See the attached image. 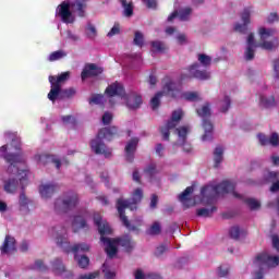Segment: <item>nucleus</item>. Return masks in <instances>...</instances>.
<instances>
[{"label": "nucleus", "mask_w": 279, "mask_h": 279, "mask_svg": "<svg viewBox=\"0 0 279 279\" xmlns=\"http://www.w3.org/2000/svg\"><path fill=\"white\" fill-rule=\"evenodd\" d=\"M193 186H189L179 195V202L185 208H191L192 206H197L202 204L203 206H211L210 208H201L196 210L198 217H210L215 213V202L217 197L221 195H228L234 191V183L232 181H222L220 184H208L201 190L199 196L193 195Z\"/></svg>", "instance_id": "f257e3e1"}, {"label": "nucleus", "mask_w": 279, "mask_h": 279, "mask_svg": "<svg viewBox=\"0 0 279 279\" xmlns=\"http://www.w3.org/2000/svg\"><path fill=\"white\" fill-rule=\"evenodd\" d=\"M0 158H4L9 163L7 173L9 175H16L20 180L22 189L27 185V178H29V168H27L25 155L21 151V140H12L11 147L3 145L0 147Z\"/></svg>", "instance_id": "f03ea898"}, {"label": "nucleus", "mask_w": 279, "mask_h": 279, "mask_svg": "<svg viewBox=\"0 0 279 279\" xmlns=\"http://www.w3.org/2000/svg\"><path fill=\"white\" fill-rule=\"evenodd\" d=\"M94 225L98 228V232L100 234V241L105 246V252L109 258H114L117 256V252H119V247H123L126 252L132 250V239L130 235H124L123 238L110 239L106 238L108 234H112V227L108 223V221L104 220L101 214L99 211H95L93 215Z\"/></svg>", "instance_id": "7ed1b4c3"}, {"label": "nucleus", "mask_w": 279, "mask_h": 279, "mask_svg": "<svg viewBox=\"0 0 279 279\" xmlns=\"http://www.w3.org/2000/svg\"><path fill=\"white\" fill-rule=\"evenodd\" d=\"M257 34L259 36L258 44H256L254 33H250L246 37V46L244 48L245 60H252L254 58L257 47H260V49H265L266 51H274V49H278L279 47L278 37H274L276 36V29L260 26Z\"/></svg>", "instance_id": "20e7f679"}, {"label": "nucleus", "mask_w": 279, "mask_h": 279, "mask_svg": "<svg viewBox=\"0 0 279 279\" xmlns=\"http://www.w3.org/2000/svg\"><path fill=\"white\" fill-rule=\"evenodd\" d=\"M86 3L88 0H63L56 9V19H60L65 25H73L75 14L81 19L86 16Z\"/></svg>", "instance_id": "39448f33"}, {"label": "nucleus", "mask_w": 279, "mask_h": 279, "mask_svg": "<svg viewBox=\"0 0 279 279\" xmlns=\"http://www.w3.org/2000/svg\"><path fill=\"white\" fill-rule=\"evenodd\" d=\"M143 199V190L142 189H135L132 193L131 201H128L125 198H119L117 201V210L120 215V219L122 223L128 228V230H136V227L143 226V219L138 218L134 225H131L128 220V217H125V209L129 208V210H136L138 204H141V201Z\"/></svg>", "instance_id": "423d86ee"}, {"label": "nucleus", "mask_w": 279, "mask_h": 279, "mask_svg": "<svg viewBox=\"0 0 279 279\" xmlns=\"http://www.w3.org/2000/svg\"><path fill=\"white\" fill-rule=\"evenodd\" d=\"M107 97H111L109 99L110 104H112V99H117L121 104H125L130 108V110H136V108H141V104H143V98L137 94H125V89L123 88V84L113 83L106 88Z\"/></svg>", "instance_id": "0eeeda50"}, {"label": "nucleus", "mask_w": 279, "mask_h": 279, "mask_svg": "<svg viewBox=\"0 0 279 279\" xmlns=\"http://www.w3.org/2000/svg\"><path fill=\"white\" fill-rule=\"evenodd\" d=\"M272 247L276 250L275 253H262L257 255L253 262L255 269H259L253 279H263V269L265 267H278L279 265V236L272 235Z\"/></svg>", "instance_id": "6e6552de"}, {"label": "nucleus", "mask_w": 279, "mask_h": 279, "mask_svg": "<svg viewBox=\"0 0 279 279\" xmlns=\"http://www.w3.org/2000/svg\"><path fill=\"white\" fill-rule=\"evenodd\" d=\"M119 136V129L117 126H110L101 129L96 138L90 142L92 151L100 156H105V158H110L112 156V149L107 148L104 141H112Z\"/></svg>", "instance_id": "1a4fd4ad"}, {"label": "nucleus", "mask_w": 279, "mask_h": 279, "mask_svg": "<svg viewBox=\"0 0 279 279\" xmlns=\"http://www.w3.org/2000/svg\"><path fill=\"white\" fill-rule=\"evenodd\" d=\"M198 63L192 64L187 69V74H181V81L186 80V77H196V80H210V72L206 69L210 66L213 58L205 53H199L197 56Z\"/></svg>", "instance_id": "9d476101"}, {"label": "nucleus", "mask_w": 279, "mask_h": 279, "mask_svg": "<svg viewBox=\"0 0 279 279\" xmlns=\"http://www.w3.org/2000/svg\"><path fill=\"white\" fill-rule=\"evenodd\" d=\"M163 90L168 97H172L173 99L199 101V94L197 92H182V82L180 81L166 77Z\"/></svg>", "instance_id": "9b49d317"}, {"label": "nucleus", "mask_w": 279, "mask_h": 279, "mask_svg": "<svg viewBox=\"0 0 279 279\" xmlns=\"http://www.w3.org/2000/svg\"><path fill=\"white\" fill-rule=\"evenodd\" d=\"M80 204V196L75 192H66L54 202V210L57 213H66L71 208H75Z\"/></svg>", "instance_id": "f8f14e48"}, {"label": "nucleus", "mask_w": 279, "mask_h": 279, "mask_svg": "<svg viewBox=\"0 0 279 279\" xmlns=\"http://www.w3.org/2000/svg\"><path fill=\"white\" fill-rule=\"evenodd\" d=\"M69 77H71V72H63L59 76H49L51 89L48 93V99L52 101V104L60 97L62 84H64Z\"/></svg>", "instance_id": "ddd939ff"}, {"label": "nucleus", "mask_w": 279, "mask_h": 279, "mask_svg": "<svg viewBox=\"0 0 279 279\" xmlns=\"http://www.w3.org/2000/svg\"><path fill=\"white\" fill-rule=\"evenodd\" d=\"M182 117H184V111H182V109H177L172 112L171 118L167 121L166 125L161 128L163 141H169L171 130L178 128L180 121H182Z\"/></svg>", "instance_id": "4468645a"}, {"label": "nucleus", "mask_w": 279, "mask_h": 279, "mask_svg": "<svg viewBox=\"0 0 279 279\" xmlns=\"http://www.w3.org/2000/svg\"><path fill=\"white\" fill-rule=\"evenodd\" d=\"M34 160L37 165H47V162H52L56 169H60L62 165H66V160L60 159V157L56 155H47V153H37L34 156Z\"/></svg>", "instance_id": "2eb2a0df"}, {"label": "nucleus", "mask_w": 279, "mask_h": 279, "mask_svg": "<svg viewBox=\"0 0 279 279\" xmlns=\"http://www.w3.org/2000/svg\"><path fill=\"white\" fill-rule=\"evenodd\" d=\"M252 14H254V9L252 7H246L242 11L241 14V23H236L234 25V32H238L239 34H247V26L252 23Z\"/></svg>", "instance_id": "dca6fc26"}, {"label": "nucleus", "mask_w": 279, "mask_h": 279, "mask_svg": "<svg viewBox=\"0 0 279 279\" xmlns=\"http://www.w3.org/2000/svg\"><path fill=\"white\" fill-rule=\"evenodd\" d=\"M17 206L22 215H29V213H32V206H34V202L27 197L25 192H21L19 195Z\"/></svg>", "instance_id": "f3484780"}, {"label": "nucleus", "mask_w": 279, "mask_h": 279, "mask_svg": "<svg viewBox=\"0 0 279 279\" xmlns=\"http://www.w3.org/2000/svg\"><path fill=\"white\" fill-rule=\"evenodd\" d=\"M58 191V184L53 182H45L39 185V195L43 199H50Z\"/></svg>", "instance_id": "a211bd4d"}, {"label": "nucleus", "mask_w": 279, "mask_h": 279, "mask_svg": "<svg viewBox=\"0 0 279 279\" xmlns=\"http://www.w3.org/2000/svg\"><path fill=\"white\" fill-rule=\"evenodd\" d=\"M2 256H10L16 252V240L11 235H7L2 245L0 246Z\"/></svg>", "instance_id": "6ab92c4d"}, {"label": "nucleus", "mask_w": 279, "mask_h": 279, "mask_svg": "<svg viewBox=\"0 0 279 279\" xmlns=\"http://www.w3.org/2000/svg\"><path fill=\"white\" fill-rule=\"evenodd\" d=\"M231 184H233V191L230 193H227V195H232V196L236 197L238 199H244V203L250 208V210H259L260 201H258L254 197L243 198V196L241 194H239V193H236V191H234V186H235L234 183L231 182Z\"/></svg>", "instance_id": "aec40b11"}, {"label": "nucleus", "mask_w": 279, "mask_h": 279, "mask_svg": "<svg viewBox=\"0 0 279 279\" xmlns=\"http://www.w3.org/2000/svg\"><path fill=\"white\" fill-rule=\"evenodd\" d=\"M191 12L192 10L189 7L181 8L179 12L178 11L172 12L168 16L167 21L168 23H173L175 19H179V21H189V19H191Z\"/></svg>", "instance_id": "412c9836"}, {"label": "nucleus", "mask_w": 279, "mask_h": 279, "mask_svg": "<svg viewBox=\"0 0 279 279\" xmlns=\"http://www.w3.org/2000/svg\"><path fill=\"white\" fill-rule=\"evenodd\" d=\"M203 134L201 135L202 143H210L214 138V128L210 120H203Z\"/></svg>", "instance_id": "4be33fe9"}, {"label": "nucleus", "mask_w": 279, "mask_h": 279, "mask_svg": "<svg viewBox=\"0 0 279 279\" xmlns=\"http://www.w3.org/2000/svg\"><path fill=\"white\" fill-rule=\"evenodd\" d=\"M257 138L260 145H271V147H279V134L274 132L269 137L267 135L259 133L257 134Z\"/></svg>", "instance_id": "5701e85b"}, {"label": "nucleus", "mask_w": 279, "mask_h": 279, "mask_svg": "<svg viewBox=\"0 0 279 279\" xmlns=\"http://www.w3.org/2000/svg\"><path fill=\"white\" fill-rule=\"evenodd\" d=\"M138 141V137H132L125 145L124 151L126 160H129V162H132L134 160V154H136Z\"/></svg>", "instance_id": "b1692460"}, {"label": "nucleus", "mask_w": 279, "mask_h": 279, "mask_svg": "<svg viewBox=\"0 0 279 279\" xmlns=\"http://www.w3.org/2000/svg\"><path fill=\"white\" fill-rule=\"evenodd\" d=\"M104 73V69L97 66L96 64H87L85 65L81 77L82 80H86V77H96V75H101Z\"/></svg>", "instance_id": "393cba45"}, {"label": "nucleus", "mask_w": 279, "mask_h": 279, "mask_svg": "<svg viewBox=\"0 0 279 279\" xmlns=\"http://www.w3.org/2000/svg\"><path fill=\"white\" fill-rule=\"evenodd\" d=\"M87 217H89V215L86 210H84L83 213L78 214L73 218L72 228L74 232H77V230H82V228H86Z\"/></svg>", "instance_id": "a878e982"}, {"label": "nucleus", "mask_w": 279, "mask_h": 279, "mask_svg": "<svg viewBox=\"0 0 279 279\" xmlns=\"http://www.w3.org/2000/svg\"><path fill=\"white\" fill-rule=\"evenodd\" d=\"M258 106L260 108H274L276 107V97L267 96L263 93L258 94Z\"/></svg>", "instance_id": "bb28decb"}, {"label": "nucleus", "mask_w": 279, "mask_h": 279, "mask_svg": "<svg viewBox=\"0 0 279 279\" xmlns=\"http://www.w3.org/2000/svg\"><path fill=\"white\" fill-rule=\"evenodd\" d=\"M3 191L8 193V195L16 194L19 191V180L14 178H10L3 181Z\"/></svg>", "instance_id": "cd10ccee"}, {"label": "nucleus", "mask_w": 279, "mask_h": 279, "mask_svg": "<svg viewBox=\"0 0 279 279\" xmlns=\"http://www.w3.org/2000/svg\"><path fill=\"white\" fill-rule=\"evenodd\" d=\"M226 151V148L223 146H216L214 149V167H219L221 162H223V153Z\"/></svg>", "instance_id": "c85d7f7f"}, {"label": "nucleus", "mask_w": 279, "mask_h": 279, "mask_svg": "<svg viewBox=\"0 0 279 279\" xmlns=\"http://www.w3.org/2000/svg\"><path fill=\"white\" fill-rule=\"evenodd\" d=\"M175 134H178V143H184L189 134H191V128L189 125L179 126L175 129Z\"/></svg>", "instance_id": "c756f323"}, {"label": "nucleus", "mask_w": 279, "mask_h": 279, "mask_svg": "<svg viewBox=\"0 0 279 279\" xmlns=\"http://www.w3.org/2000/svg\"><path fill=\"white\" fill-rule=\"evenodd\" d=\"M196 112L201 119H208L211 114L210 105L208 102H204L201 107L196 108Z\"/></svg>", "instance_id": "7c9ffc66"}, {"label": "nucleus", "mask_w": 279, "mask_h": 279, "mask_svg": "<svg viewBox=\"0 0 279 279\" xmlns=\"http://www.w3.org/2000/svg\"><path fill=\"white\" fill-rule=\"evenodd\" d=\"M57 245H60L65 252H70L71 248H69V243L66 242V234L64 233H57L54 235Z\"/></svg>", "instance_id": "2f4dec72"}, {"label": "nucleus", "mask_w": 279, "mask_h": 279, "mask_svg": "<svg viewBox=\"0 0 279 279\" xmlns=\"http://www.w3.org/2000/svg\"><path fill=\"white\" fill-rule=\"evenodd\" d=\"M144 173L149 178H154L157 173H160V168L156 165V162H150L146 166Z\"/></svg>", "instance_id": "473e14b6"}, {"label": "nucleus", "mask_w": 279, "mask_h": 279, "mask_svg": "<svg viewBox=\"0 0 279 279\" xmlns=\"http://www.w3.org/2000/svg\"><path fill=\"white\" fill-rule=\"evenodd\" d=\"M63 58H66V51L57 50L48 56V62H57V60H62Z\"/></svg>", "instance_id": "72a5a7b5"}, {"label": "nucleus", "mask_w": 279, "mask_h": 279, "mask_svg": "<svg viewBox=\"0 0 279 279\" xmlns=\"http://www.w3.org/2000/svg\"><path fill=\"white\" fill-rule=\"evenodd\" d=\"M162 95H166V97H169L167 95V92H165V85H163L162 92L157 93L155 95V97H153L150 100V106H151L153 110H156L158 108V106H160V97H162Z\"/></svg>", "instance_id": "f704fd0d"}, {"label": "nucleus", "mask_w": 279, "mask_h": 279, "mask_svg": "<svg viewBox=\"0 0 279 279\" xmlns=\"http://www.w3.org/2000/svg\"><path fill=\"white\" fill-rule=\"evenodd\" d=\"M134 276H135V279H161L160 275L158 274L145 275V272H143V270L141 269H137Z\"/></svg>", "instance_id": "c9c22d12"}, {"label": "nucleus", "mask_w": 279, "mask_h": 279, "mask_svg": "<svg viewBox=\"0 0 279 279\" xmlns=\"http://www.w3.org/2000/svg\"><path fill=\"white\" fill-rule=\"evenodd\" d=\"M161 230H162V226L160 225V222L155 221L147 229V234H150V236H156V235L160 234Z\"/></svg>", "instance_id": "e433bc0d"}, {"label": "nucleus", "mask_w": 279, "mask_h": 279, "mask_svg": "<svg viewBox=\"0 0 279 279\" xmlns=\"http://www.w3.org/2000/svg\"><path fill=\"white\" fill-rule=\"evenodd\" d=\"M167 49V46L161 41H151L153 53H162Z\"/></svg>", "instance_id": "4c0bfd02"}, {"label": "nucleus", "mask_w": 279, "mask_h": 279, "mask_svg": "<svg viewBox=\"0 0 279 279\" xmlns=\"http://www.w3.org/2000/svg\"><path fill=\"white\" fill-rule=\"evenodd\" d=\"M85 34L90 40H95L97 38V27L93 24H87L85 27Z\"/></svg>", "instance_id": "58836bf2"}, {"label": "nucleus", "mask_w": 279, "mask_h": 279, "mask_svg": "<svg viewBox=\"0 0 279 279\" xmlns=\"http://www.w3.org/2000/svg\"><path fill=\"white\" fill-rule=\"evenodd\" d=\"M279 172L278 171H264V182H274V180H278Z\"/></svg>", "instance_id": "ea45409f"}, {"label": "nucleus", "mask_w": 279, "mask_h": 279, "mask_svg": "<svg viewBox=\"0 0 279 279\" xmlns=\"http://www.w3.org/2000/svg\"><path fill=\"white\" fill-rule=\"evenodd\" d=\"M230 96L225 95L220 100V112H228V110H230Z\"/></svg>", "instance_id": "a19ab883"}, {"label": "nucleus", "mask_w": 279, "mask_h": 279, "mask_svg": "<svg viewBox=\"0 0 279 279\" xmlns=\"http://www.w3.org/2000/svg\"><path fill=\"white\" fill-rule=\"evenodd\" d=\"M71 250L77 256L80 252H88V250H90V246L86 243H82V244L74 245Z\"/></svg>", "instance_id": "79ce46f5"}, {"label": "nucleus", "mask_w": 279, "mask_h": 279, "mask_svg": "<svg viewBox=\"0 0 279 279\" xmlns=\"http://www.w3.org/2000/svg\"><path fill=\"white\" fill-rule=\"evenodd\" d=\"M121 5L124 10V16H132V14H134V9L132 8V3H128V1L121 0Z\"/></svg>", "instance_id": "37998d69"}, {"label": "nucleus", "mask_w": 279, "mask_h": 279, "mask_svg": "<svg viewBox=\"0 0 279 279\" xmlns=\"http://www.w3.org/2000/svg\"><path fill=\"white\" fill-rule=\"evenodd\" d=\"M104 101H106V97L99 94L93 95L89 99V104H94L95 106H99L100 104H104Z\"/></svg>", "instance_id": "c03bdc74"}, {"label": "nucleus", "mask_w": 279, "mask_h": 279, "mask_svg": "<svg viewBox=\"0 0 279 279\" xmlns=\"http://www.w3.org/2000/svg\"><path fill=\"white\" fill-rule=\"evenodd\" d=\"M75 260H77L78 266H81L82 269H85V267H88V263H90L88 257L84 255L83 256L75 255Z\"/></svg>", "instance_id": "a18cd8bd"}, {"label": "nucleus", "mask_w": 279, "mask_h": 279, "mask_svg": "<svg viewBox=\"0 0 279 279\" xmlns=\"http://www.w3.org/2000/svg\"><path fill=\"white\" fill-rule=\"evenodd\" d=\"M52 267H53L54 271H57V274H62V271H64V264H62V260H60V259H56L52 263Z\"/></svg>", "instance_id": "49530a36"}, {"label": "nucleus", "mask_w": 279, "mask_h": 279, "mask_svg": "<svg viewBox=\"0 0 279 279\" xmlns=\"http://www.w3.org/2000/svg\"><path fill=\"white\" fill-rule=\"evenodd\" d=\"M102 271L106 279H114L116 274L114 271L110 270V268H108V264L102 265Z\"/></svg>", "instance_id": "de8ad7c7"}, {"label": "nucleus", "mask_w": 279, "mask_h": 279, "mask_svg": "<svg viewBox=\"0 0 279 279\" xmlns=\"http://www.w3.org/2000/svg\"><path fill=\"white\" fill-rule=\"evenodd\" d=\"M113 118H114V116L112 114V112L107 111L102 114L101 121H102L104 125H109V123H112Z\"/></svg>", "instance_id": "09e8293b"}, {"label": "nucleus", "mask_w": 279, "mask_h": 279, "mask_svg": "<svg viewBox=\"0 0 279 279\" xmlns=\"http://www.w3.org/2000/svg\"><path fill=\"white\" fill-rule=\"evenodd\" d=\"M178 145H181L183 147V151H185L186 154H191V151H193V146H191V144L186 143V141L184 143H177L173 144V149H175V147H178Z\"/></svg>", "instance_id": "8fccbe9b"}, {"label": "nucleus", "mask_w": 279, "mask_h": 279, "mask_svg": "<svg viewBox=\"0 0 279 279\" xmlns=\"http://www.w3.org/2000/svg\"><path fill=\"white\" fill-rule=\"evenodd\" d=\"M169 247L167 246V244H160L156 247L155 250V256L160 257L162 256V254H165V252H167Z\"/></svg>", "instance_id": "3c124183"}, {"label": "nucleus", "mask_w": 279, "mask_h": 279, "mask_svg": "<svg viewBox=\"0 0 279 279\" xmlns=\"http://www.w3.org/2000/svg\"><path fill=\"white\" fill-rule=\"evenodd\" d=\"M0 279H12V270L0 268Z\"/></svg>", "instance_id": "603ef678"}, {"label": "nucleus", "mask_w": 279, "mask_h": 279, "mask_svg": "<svg viewBox=\"0 0 279 279\" xmlns=\"http://www.w3.org/2000/svg\"><path fill=\"white\" fill-rule=\"evenodd\" d=\"M95 278H99V271L80 275L77 279H95Z\"/></svg>", "instance_id": "864d4df0"}, {"label": "nucleus", "mask_w": 279, "mask_h": 279, "mask_svg": "<svg viewBox=\"0 0 279 279\" xmlns=\"http://www.w3.org/2000/svg\"><path fill=\"white\" fill-rule=\"evenodd\" d=\"M241 232H242L241 228H239L236 226L232 227L230 229V236H231V239H238L239 236H241Z\"/></svg>", "instance_id": "5fc2aeb1"}, {"label": "nucleus", "mask_w": 279, "mask_h": 279, "mask_svg": "<svg viewBox=\"0 0 279 279\" xmlns=\"http://www.w3.org/2000/svg\"><path fill=\"white\" fill-rule=\"evenodd\" d=\"M121 32V27L119 24H114L110 32L107 34L108 38H112V36H117Z\"/></svg>", "instance_id": "6e6d98bb"}, {"label": "nucleus", "mask_w": 279, "mask_h": 279, "mask_svg": "<svg viewBox=\"0 0 279 279\" xmlns=\"http://www.w3.org/2000/svg\"><path fill=\"white\" fill-rule=\"evenodd\" d=\"M142 1L150 10H156V8H158V1L157 0H142Z\"/></svg>", "instance_id": "4d7b16f0"}, {"label": "nucleus", "mask_w": 279, "mask_h": 279, "mask_svg": "<svg viewBox=\"0 0 279 279\" xmlns=\"http://www.w3.org/2000/svg\"><path fill=\"white\" fill-rule=\"evenodd\" d=\"M143 43H144L143 34L138 32L135 33L134 44L137 45V47H143Z\"/></svg>", "instance_id": "13d9d810"}, {"label": "nucleus", "mask_w": 279, "mask_h": 279, "mask_svg": "<svg viewBox=\"0 0 279 279\" xmlns=\"http://www.w3.org/2000/svg\"><path fill=\"white\" fill-rule=\"evenodd\" d=\"M278 22H279L278 13L271 12V13L267 16V23H278Z\"/></svg>", "instance_id": "bf43d9fd"}, {"label": "nucleus", "mask_w": 279, "mask_h": 279, "mask_svg": "<svg viewBox=\"0 0 279 279\" xmlns=\"http://www.w3.org/2000/svg\"><path fill=\"white\" fill-rule=\"evenodd\" d=\"M272 66H274V75L277 80H279V59L274 60Z\"/></svg>", "instance_id": "052dcab7"}, {"label": "nucleus", "mask_w": 279, "mask_h": 279, "mask_svg": "<svg viewBox=\"0 0 279 279\" xmlns=\"http://www.w3.org/2000/svg\"><path fill=\"white\" fill-rule=\"evenodd\" d=\"M175 38L179 45H186V35L178 33Z\"/></svg>", "instance_id": "680f3d73"}, {"label": "nucleus", "mask_w": 279, "mask_h": 279, "mask_svg": "<svg viewBox=\"0 0 279 279\" xmlns=\"http://www.w3.org/2000/svg\"><path fill=\"white\" fill-rule=\"evenodd\" d=\"M270 163L274 166V167H279V155L278 154H272L270 156Z\"/></svg>", "instance_id": "e2e57ef3"}, {"label": "nucleus", "mask_w": 279, "mask_h": 279, "mask_svg": "<svg viewBox=\"0 0 279 279\" xmlns=\"http://www.w3.org/2000/svg\"><path fill=\"white\" fill-rule=\"evenodd\" d=\"M155 151H156L157 156H159V157L165 156V146H162V144H157Z\"/></svg>", "instance_id": "0e129e2a"}, {"label": "nucleus", "mask_w": 279, "mask_h": 279, "mask_svg": "<svg viewBox=\"0 0 279 279\" xmlns=\"http://www.w3.org/2000/svg\"><path fill=\"white\" fill-rule=\"evenodd\" d=\"M156 206H158V196L153 194L150 198V208H156Z\"/></svg>", "instance_id": "69168bd1"}, {"label": "nucleus", "mask_w": 279, "mask_h": 279, "mask_svg": "<svg viewBox=\"0 0 279 279\" xmlns=\"http://www.w3.org/2000/svg\"><path fill=\"white\" fill-rule=\"evenodd\" d=\"M62 121L64 123H75V118L73 116H63Z\"/></svg>", "instance_id": "338daca9"}, {"label": "nucleus", "mask_w": 279, "mask_h": 279, "mask_svg": "<svg viewBox=\"0 0 279 279\" xmlns=\"http://www.w3.org/2000/svg\"><path fill=\"white\" fill-rule=\"evenodd\" d=\"M271 193H278L279 191V181L272 183L271 187H270Z\"/></svg>", "instance_id": "774afa93"}]
</instances>
